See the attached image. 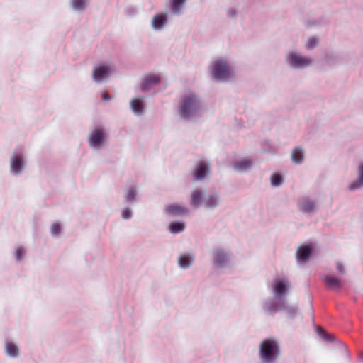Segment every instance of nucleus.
Returning a JSON list of instances; mask_svg holds the SVG:
<instances>
[{
    "instance_id": "1",
    "label": "nucleus",
    "mask_w": 363,
    "mask_h": 363,
    "mask_svg": "<svg viewBox=\"0 0 363 363\" xmlns=\"http://www.w3.org/2000/svg\"><path fill=\"white\" fill-rule=\"evenodd\" d=\"M259 355L264 362L275 361L280 355L279 343L274 339H265L260 344Z\"/></svg>"
},
{
    "instance_id": "2",
    "label": "nucleus",
    "mask_w": 363,
    "mask_h": 363,
    "mask_svg": "<svg viewBox=\"0 0 363 363\" xmlns=\"http://www.w3.org/2000/svg\"><path fill=\"white\" fill-rule=\"evenodd\" d=\"M201 108V103L194 94L185 95L179 106V113L184 118L196 115Z\"/></svg>"
},
{
    "instance_id": "3",
    "label": "nucleus",
    "mask_w": 363,
    "mask_h": 363,
    "mask_svg": "<svg viewBox=\"0 0 363 363\" xmlns=\"http://www.w3.org/2000/svg\"><path fill=\"white\" fill-rule=\"evenodd\" d=\"M212 75L218 79H225L230 76V69L226 62L219 60L214 62Z\"/></svg>"
},
{
    "instance_id": "4",
    "label": "nucleus",
    "mask_w": 363,
    "mask_h": 363,
    "mask_svg": "<svg viewBox=\"0 0 363 363\" xmlns=\"http://www.w3.org/2000/svg\"><path fill=\"white\" fill-rule=\"evenodd\" d=\"M288 60L289 62L296 67H304L308 66L311 64V60L297 55L296 53H291L289 55Z\"/></svg>"
},
{
    "instance_id": "5",
    "label": "nucleus",
    "mask_w": 363,
    "mask_h": 363,
    "mask_svg": "<svg viewBox=\"0 0 363 363\" xmlns=\"http://www.w3.org/2000/svg\"><path fill=\"white\" fill-rule=\"evenodd\" d=\"M160 82V78L158 75L150 74L144 77L140 88L143 91H147L153 86L159 84Z\"/></svg>"
},
{
    "instance_id": "6",
    "label": "nucleus",
    "mask_w": 363,
    "mask_h": 363,
    "mask_svg": "<svg viewBox=\"0 0 363 363\" xmlns=\"http://www.w3.org/2000/svg\"><path fill=\"white\" fill-rule=\"evenodd\" d=\"M104 139V130L101 128H96L89 136V143L93 147L99 146Z\"/></svg>"
},
{
    "instance_id": "7",
    "label": "nucleus",
    "mask_w": 363,
    "mask_h": 363,
    "mask_svg": "<svg viewBox=\"0 0 363 363\" xmlns=\"http://www.w3.org/2000/svg\"><path fill=\"white\" fill-rule=\"evenodd\" d=\"M209 172V166L204 162H199L194 171V179L202 180Z\"/></svg>"
},
{
    "instance_id": "8",
    "label": "nucleus",
    "mask_w": 363,
    "mask_h": 363,
    "mask_svg": "<svg viewBox=\"0 0 363 363\" xmlns=\"http://www.w3.org/2000/svg\"><path fill=\"white\" fill-rule=\"evenodd\" d=\"M312 247L311 245H304L300 247L296 252V257L298 261H301L303 262H306L312 253Z\"/></svg>"
},
{
    "instance_id": "9",
    "label": "nucleus",
    "mask_w": 363,
    "mask_h": 363,
    "mask_svg": "<svg viewBox=\"0 0 363 363\" xmlns=\"http://www.w3.org/2000/svg\"><path fill=\"white\" fill-rule=\"evenodd\" d=\"M110 72L111 69L108 67L99 66L93 72V78L96 82L101 81L106 77Z\"/></svg>"
},
{
    "instance_id": "10",
    "label": "nucleus",
    "mask_w": 363,
    "mask_h": 363,
    "mask_svg": "<svg viewBox=\"0 0 363 363\" xmlns=\"http://www.w3.org/2000/svg\"><path fill=\"white\" fill-rule=\"evenodd\" d=\"M324 281L327 286L333 290L337 291L342 287V280L335 277L325 276L324 277Z\"/></svg>"
},
{
    "instance_id": "11",
    "label": "nucleus",
    "mask_w": 363,
    "mask_h": 363,
    "mask_svg": "<svg viewBox=\"0 0 363 363\" xmlns=\"http://www.w3.org/2000/svg\"><path fill=\"white\" fill-rule=\"evenodd\" d=\"M167 14L159 13L155 15L152 18V26L156 30L161 29L167 23Z\"/></svg>"
},
{
    "instance_id": "12",
    "label": "nucleus",
    "mask_w": 363,
    "mask_h": 363,
    "mask_svg": "<svg viewBox=\"0 0 363 363\" xmlns=\"http://www.w3.org/2000/svg\"><path fill=\"white\" fill-rule=\"evenodd\" d=\"M23 167V158L21 156H14L11 160V169L15 174H18Z\"/></svg>"
},
{
    "instance_id": "13",
    "label": "nucleus",
    "mask_w": 363,
    "mask_h": 363,
    "mask_svg": "<svg viewBox=\"0 0 363 363\" xmlns=\"http://www.w3.org/2000/svg\"><path fill=\"white\" fill-rule=\"evenodd\" d=\"M167 211L169 213L173 215L185 214L188 212L186 208L182 206L177 203H173L167 207Z\"/></svg>"
},
{
    "instance_id": "14",
    "label": "nucleus",
    "mask_w": 363,
    "mask_h": 363,
    "mask_svg": "<svg viewBox=\"0 0 363 363\" xmlns=\"http://www.w3.org/2000/svg\"><path fill=\"white\" fill-rule=\"evenodd\" d=\"M299 208L302 211L309 213L314 210L315 203L308 199H303L299 203Z\"/></svg>"
},
{
    "instance_id": "15",
    "label": "nucleus",
    "mask_w": 363,
    "mask_h": 363,
    "mask_svg": "<svg viewBox=\"0 0 363 363\" xmlns=\"http://www.w3.org/2000/svg\"><path fill=\"white\" fill-rule=\"evenodd\" d=\"M201 198L202 192L199 189H195L191 193L190 204L194 208H197L200 203Z\"/></svg>"
},
{
    "instance_id": "16",
    "label": "nucleus",
    "mask_w": 363,
    "mask_h": 363,
    "mask_svg": "<svg viewBox=\"0 0 363 363\" xmlns=\"http://www.w3.org/2000/svg\"><path fill=\"white\" fill-rule=\"evenodd\" d=\"M133 111L136 114H141L143 110V104L140 99L137 98L130 101Z\"/></svg>"
},
{
    "instance_id": "17",
    "label": "nucleus",
    "mask_w": 363,
    "mask_h": 363,
    "mask_svg": "<svg viewBox=\"0 0 363 363\" xmlns=\"http://www.w3.org/2000/svg\"><path fill=\"white\" fill-rule=\"evenodd\" d=\"M227 260L225 254L222 250H217L214 253L213 262L216 264L222 265Z\"/></svg>"
},
{
    "instance_id": "18",
    "label": "nucleus",
    "mask_w": 363,
    "mask_h": 363,
    "mask_svg": "<svg viewBox=\"0 0 363 363\" xmlns=\"http://www.w3.org/2000/svg\"><path fill=\"white\" fill-rule=\"evenodd\" d=\"M171 9L173 13L179 14L181 13L182 6L185 4L186 0H170Z\"/></svg>"
},
{
    "instance_id": "19",
    "label": "nucleus",
    "mask_w": 363,
    "mask_h": 363,
    "mask_svg": "<svg viewBox=\"0 0 363 363\" xmlns=\"http://www.w3.org/2000/svg\"><path fill=\"white\" fill-rule=\"evenodd\" d=\"M291 159L295 163H301L303 160V152L302 150L298 147L294 148L291 154Z\"/></svg>"
},
{
    "instance_id": "20",
    "label": "nucleus",
    "mask_w": 363,
    "mask_h": 363,
    "mask_svg": "<svg viewBox=\"0 0 363 363\" xmlns=\"http://www.w3.org/2000/svg\"><path fill=\"white\" fill-rule=\"evenodd\" d=\"M252 164V162L250 160H243L242 161L237 162L234 164V167L239 171H243L248 169Z\"/></svg>"
},
{
    "instance_id": "21",
    "label": "nucleus",
    "mask_w": 363,
    "mask_h": 363,
    "mask_svg": "<svg viewBox=\"0 0 363 363\" xmlns=\"http://www.w3.org/2000/svg\"><path fill=\"white\" fill-rule=\"evenodd\" d=\"M286 290V285L282 281H278L276 282L274 288V293L277 295L281 296L285 293Z\"/></svg>"
},
{
    "instance_id": "22",
    "label": "nucleus",
    "mask_w": 363,
    "mask_h": 363,
    "mask_svg": "<svg viewBox=\"0 0 363 363\" xmlns=\"http://www.w3.org/2000/svg\"><path fill=\"white\" fill-rule=\"evenodd\" d=\"M6 352L11 357H17L18 355V348L13 343H7L6 346Z\"/></svg>"
},
{
    "instance_id": "23",
    "label": "nucleus",
    "mask_w": 363,
    "mask_h": 363,
    "mask_svg": "<svg viewBox=\"0 0 363 363\" xmlns=\"http://www.w3.org/2000/svg\"><path fill=\"white\" fill-rule=\"evenodd\" d=\"M204 203L208 208H213L218 203L217 198L214 196H208L205 198Z\"/></svg>"
},
{
    "instance_id": "24",
    "label": "nucleus",
    "mask_w": 363,
    "mask_h": 363,
    "mask_svg": "<svg viewBox=\"0 0 363 363\" xmlns=\"http://www.w3.org/2000/svg\"><path fill=\"white\" fill-rule=\"evenodd\" d=\"M72 6L74 9L81 11L86 6V0H72Z\"/></svg>"
},
{
    "instance_id": "25",
    "label": "nucleus",
    "mask_w": 363,
    "mask_h": 363,
    "mask_svg": "<svg viewBox=\"0 0 363 363\" xmlns=\"http://www.w3.org/2000/svg\"><path fill=\"white\" fill-rule=\"evenodd\" d=\"M170 230L172 233H177L182 232L184 229V225L181 223H172L170 226Z\"/></svg>"
},
{
    "instance_id": "26",
    "label": "nucleus",
    "mask_w": 363,
    "mask_h": 363,
    "mask_svg": "<svg viewBox=\"0 0 363 363\" xmlns=\"http://www.w3.org/2000/svg\"><path fill=\"white\" fill-rule=\"evenodd\" d=\"M192 262V259L186 255H182L180 257L179 259V265L182 267L186 268L188 267L191 263Z\"/></svg>"
},
{
    "instance_id": "27",
    "label": "nucleus",
    "mask_w": 363,
    "mask_h": 363,
    "mask_svg": "<svg viewBox=\"0 0 363 363\" xmlns=\"http://www.w3.org/2000/svg\"><path fill=\"white\" fill-rule=\"evenodd\" d=\"M272 184L274 186H278L282 183L281 176L279 174H273L271 177Z\"/></svg>"
},
{
    "instance_id": "28",
    "label": "nucleus",
    "mask_w": 363,
    "mask_h": 363,
    "mask_svg": "<svg viewBox=\"0 0 363 363\" xmlns=\"http://www.w3.org/2000/svg\"><path fill=\"white\" fill-rule=\"evenodd\" d=\"M136 195V191L133 188H129L126 194L125 199L128 201H132L134 200Z\"/></svg>"
},
{
    "instance_id": "29",
    "label": "nucleus",
    "mask_w": 363,
    "mask_h": 363,
    "mask_svg": "<svg viewBox=\"0 0 363 363\" xmlns=\"http://www.w3.org/2000/svg\"><path fill=\"white\" fill-rule=\"evenodd\" d=\"M25 250L23 247H18L16 250V257L17 260H21L25 255Z\"/></svg>"
},
{
    "instance_id": "30",
    "label": "nucleus",
    "mask_w": 363,
    "mask_h": 363,
    "mask_svg": "<svg viewBox=\"0 0 363 363\" xmlns=\"http://www.w3.org/2000/svg\"><path fill=\"white\" fill-rule=\"evenodd\" d=\"M317 44H318L317 40L314 38H311L308 40V41L306 44V47L308 49H311V48H313L315 46H316Z\"/></svg>"
},
{
    "instance_id": "31",
    "label": "nucleus",
    "mask_w": 363,
    "mask_h": 363,
    "mask_svg": "<svg viewBox=\"0 0 363 363\" xmlns=\"http://www.w3.org/2000/svg\"><path fill=\"white\" fill-rule=\"evenodd\" d=\"M50 231L52 235H57L60 232V226L57 223H54L50 228Z\"/></svg>"
},
{
    "instance_id": "32",
    "label": "nucleus",
    "mask_w": 363,
    "mask_h": 363,
    "mask_svg": "<svg viewBox=\"0 0 363 363\" xmlns=\"http://www.w3.org/2000/svg\"><path fill=\"white\" fill-rule=\"evenodd\" d=\"M131 216V212L128 208L124 209L122 211V217L125 219H128Z\"/></svg>"
},
{
    "instance_id": "33",
    "label": "nucleus",
    "mask_w": 363,
    "mask_h": 363,
    "mask_svg": "<svg viewBox=\"0 0 363 363\" xmlns=\"http://www.w3.org/2000/svg\"><path fill=\"white\" fill-rule=\"evenodd\" d=\"M319 334L327 340H330V335L327 334L323 329L320 328Z\"/></svg>"
},
{
    "instance_id": "34",
    "label": "nucleus",
    "mask_w": 363,
    "mask_h": 363,
    "mask_svg": "<svg viewBox=\"0 0 363 363\" xmlns=\"http://www.w3.org/2000/svg\"><path fill=\"white\" fill-rule=\"evenodd\" d=\"M359 182L363 184V163L359 165Z\"/></svg>"
},
{
    "instance_id": "35",
    "label": "nucleus",
    "mask_w": 363,
    "mask_h": 363,
    "mask_svg": "<svg viewBox=\"0 0 363 363\" xmlns=\"http://www.w3.org/2000/svg\"><path fill=\"white\" fill-rule=\"evenodd\" d=\"M359 186H360L359 183H353V184H350V189L354 190V189L359 188Z\"/></svg>"
},
{
    "instance_id": "36",
    "label": "nucleus",
    "mask_w": 363,
    "mask_h": 363,
    "mask_svg": "<svg viewBox=\"0 0 363 363\" xmlns=\"http://www.w3.org/2000/svg\"><path fill=\"white\" fill-rule=\"evenodd\" d=\"M102 99L104 101H108L111 99V97L108 96V94L106 92H103L102 94Z\"/></svg>"
},
{
    "instance_id": "37",
    "label": "nucleus",
    "mask_w": 363,
    "mask_h": 363,
    "mask_svg": "<svg viewBox=\"0 0 363 363\" xmlns=\"http://www.w3.org/2000/svg\"><path fill=\"white\" fill-rule=\"evenodd\" d=\"M337 269L340 272H342L343 271V267L340 264H337Z\"/></svg>"
}]
</instances>
